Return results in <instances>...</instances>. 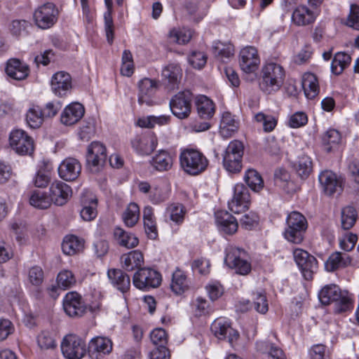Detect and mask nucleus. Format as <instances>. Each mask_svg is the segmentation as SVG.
I'll return each mask as SVG.
<instances>
[{
	"label": "nucleus",
	"mask_w": 359,
	"mask_h": 359,
	"mask_svg": "<svg viewBox=\"0 0 359 359\" xmlns=\"http://www.w3.org/2000/svg\"><path fill=\"white\" fill-rule=\"evenodd\" d=\"M342 290L339 286L331 284L324 286L318 292V299L323 305L332 304L334 300L339 297Z\"/></svg>",
	"instance_id": "39"
},
{
	"label": "nucleus",
	"mask_w": 359,
	"mask_h": 359,
	"mask_svg": "<svg viewBox=\"0 0 359 359\" xmlns=\"http://www.w3.org/2000/svg\"><path fill=\"white\" fill-rule=\"evenodd\" d=\"M339 296L332 303L334 311L337 313L351 312L354 307L351 296L345 290L341 291Z\"/></svg>",
	"instance_id": "42"
},
{
	"label": "nucleus",
	"mask_w": 359,
	"mask_h": 359,
	"mask_svg": "<svg viewBox=\"0 0 359 359\" xmlns=\"http://www.w3.org/2000/svg\"><path fill=\"white\" fill-rule=\"evenodd\" d=\"M111 283L121 292H126L130 287V277L120 269H111L107 271Z\"/></svg>",
	"instance_id": "29"
},
{
	"label": "nucleus",
	"mask_w": 359,
	"mask_h": 359,
	"mask_svg": "<svg viewBox=\"0 0 359 359\" xmlns=\"http://www.w3.org/2000/svg\"><path fill=\"white\" fill-rule=\"evenodd\" d=\"M205 291L212 301H215L224 294V287L218 281H210L205 286Z\"/></svg>",
	"instance_id": "59"
},
{
	"label": "nucleus",
	"mask_w": 359,
	"mask_h": 359,
	"mask_svg": "<svg viewBox=\"0 0 359 359\" xmlns=\"http://www.w3.org/2000/svg\"><path fill=\"white\" fill-rule=\"evenodd\" d=\"M196 105L198 114L201 118L210 119L215 112L213 102L207 96L199 95L196 98Z\"/></svg>",
	"instance_id": "33"
},
{
	"label": "nucleus",
	"mask_w": 359,
	"mask_h": 359,
	"mask_svg": "<svg viewBox=\"0 0 359 359\" xmlns=\"http://www.w3.org/2000/svg\"><path fill=\"white\" fill-rule=\"evenodd\" d=\"M57 283L59 287L67 290L75 285L76 278L71 271L62 270L57 275Z\"/></svg>",
	"instance_id": "57"
},
{
	"label": "nucleus",
	"mask_w": 359,
	"mask_h": 359,
	"mask_svg": "<svg viewBox=\"0 0 359 359\" xmlns=\"http://www.w3.org/2000/svg\"><path fill=\"white\" fill-rule=\"evenodd\" d=\"M81 171L80 162L74 158H66L58 167L60 177L66 181H73L78 178Z\"/></svg>",
	"instance_id": "18"
},
{
	"label": "nucleus",
	"mask_w": 359,
	"mask_h": 359,
	"mask_svg": "<svg viewBox=\"0 0 359 359\" xmlns=\"http://www.w3.org/2000/svg\"><path fill=\"white\" fill-rule=\"evenodd\" d=\"M341 139V135L338 130L332 128L327 130L321 137L324 149L330 152L339 145Z\"/></svg>",
	"instance_id": "45"
},
{
	"label": "nucleus",
	"mask_w": 359,
	"mask_h": 359,
	"mask_svg": "<svg viewBox=\"0 0 359 359\" xmlns=\"http://www.w3.org/2000/svg\"><path fill=\"white\" fill-rule=\"evenodd\" d=\"M107 149L100 142H93L87 149L86 165L92 173H98L104 168L107 161Z\"/></svg>",
	"instance_id": "6"
},
{
	"label": "nucleus",
	"mask_w": 359,
	"mask_h": 359,
	"mask_svg": "<svg viewBox=\"0 0 359 359\" xmlns=\"http://www.w3.org/2000/svg\"><path fill=\"white\" fill-rule=\"evenodd\" d=\"M42 110L38 106H33L29 108L26 114V121L29 126L32 128H39L44 118Z\"/></svg>",
	"instance_id": "51"
},
{
	"label": "nucleus",
	"mask_w": 359,
	"mask_h": 359,
	"mask_svg": "<svg viewBox=\"0 0 359 359\" xmlns=\"http://www.w3.org/2000/svg\"><path fill=\"white\" fill-rule=\"evenodd\" d=\"M351 259L346 252H336L332 253L325 264L327 271H334L339 268H344L351 264Z\"/></svg>",
	"instance_id": "34"
},
{
	"label": "nucleus",
	"mask_w": 359,
	"mask_h": 359,
	"mask_svg": "<svg viewBox=\"0 0 359 359\" xmlns=\"http://www.w3.org/2000/svg\"><path fill=\"white\" fill-rule=\"evenodd\" d=\"M162 80L169 89H175L182 76V69L176 63H170L165 66L161 72Z\"/></svg>",
	"instance_id": "20"
},
{
	"label": "nucleus",
	"mask_w": 359,
	"mask_h": 359,
	"mask_svg": "<svg viewBox=\"0 0 359 359\" xmlns=\"http://www.w3.org/2000/svg\"><path fill=\"white\" fill-rule=\"evenodd\" d=\"M156 81L144 78L138 83V103L140 105L152 106L156 104L155 94L158 89Z\"/></svg>",
	"instance_id": "15"
},
{
	"label": "nucleus",
	"mask_w": 359,
	"mask_h": 359,
	"mask_svg": "<svg viewBox=\"0 0 359 359\" xmlns=\"http://www.w3.org/2000/svg\"><path fill=\"white\" fill-rule=\"evenodd\" d=\"M5 71L10 78L18 81L26 79L29 72L25 63L15 58L8 60Z\"/></svg>",
	"instance_id": "27"
},
{
	"label": "nucleus",
	"mask_w": 359,
	"mask_h": 359,
	"mask_svg": "<svg viewBox=\"0 0 359 359\" xmlns=\"http://www.w3.org/2000/svg\"><path fill=\"white\" fill-rule=\"evenodd\" d=\"M317 13L306 5L298 6L292 12V21L297 26L312 24L316 19Z\"/></svg>",
	"instance_id": "24"
},
{
	"label": "nucleus",
	"mask_w": 359,
	"mask_h": 359,
	"mask_svg": "<svg viewBox=\"0 0 359 359\" xmlns=\"http://www.w3.org/2000/svg\"><path fill=\"white\" fill-rule=\"evenodd\" d=\"M244 147L241 142L233 140L229 142L223 154V165L231 173H238L242 169V158Z\"/></svg>",
	"instance_id": "5"
},
{
	"label": "nucleus",
	"mask_w": 359,
	"mask_h": 359,
	"mask_svg": "<svg viewBox=\"0 0 359 359\" xmlns=\"http://www.w3.org/2000/svg\"><path fill=\"white\" fill-rule=\"evenodd\" d=\"M346 25L359 30V6L358 5H351L350 13L346 20Z\"/></svg>",
	"instance_id": "64"
},
{
	"label": "nucleus",
	"mask_w": 359,
	"mask_h": 359,
	"mask_svg": "<svg viewBox=\"0 0 359 359\" xmlns=\"http://www.w3.org/2000/svg\"><path fill=\"white\" fill-rule=\"evenodd\" d=\"M151 164L159 172L168 171L172 166L173 157L168 151L161 149L153 156Z\"/></svg>",
	"instance_id": "31"
},
{
	"label": "nucleus",
	"mask_w": 359,
	"mask_h": 359,
	"mask_svg": "<svg viewBox=\"0 0 359 359\" xmlns=\"http://www.w3.org/2000/svg\"><path fill=\"white\" fill-rule=\"evenodd\" d=\"M294 169L302 179H306L313 170L311 158L306 155L301 156L294 164Z\"/></svg>",
	"instance_id": "43"
},
{
	"label": "nucleus",
	"mask_w": 359,
	"mask_h": 359,
	"mask_svg": "<svg viewBox=\"0 0 359 359\" xmlns=\"http://www.w3.org/2000/svg\"><path fill=\"white\" fill-rule=\"evenodd\" d=\"M59 11L53 3H46L39 6L34 13L35 25L41 29L52 27L58 20Z\"/></svg>",
	"instance_id": "7"
},
{
	"label": "nucleus",
	"mask_w": 359,
	"mask_h": 359,
	"mask_svg": "<svg viewBox=\"0 0 359 359\" xmlns=\"http://www.w3.org/2000/svg\"><path fill=\"white\" fill-rule=\"evenodd\" d=\"M215 220L219 230L224 233L231 235L238 229L237 220L226 211H217L215 213Z\"/></svg>",
	"instance_id": "25"
},
{
	"label": "nucleus",
	"mask_w": 359,
	"mask_h": 359,
	"mask_svg": "<svg viewBox=\"0 0 359 359\" xmlns=\"http://www.w3.org/2000/svg\"><path fill=\"white\" fill-rule=\"evenodd\" d=\"M224 263L240 275H247L251 271V264L246 252L241 248L229 246L225 250Z\"/></svg>",
	"instance_id": "4"
},
{
	"label": "nucleus",
	"mask_w": 359,
	"mask_h": 359,
	"mask_svg": "<svg viewBox=\"0 0 359 359\" xmlns=\"http://www.w3.org/2000/svg\"><path fill=\"white\" fill-rule=\"evenodd\" d=\"M192 270L201 275H207L210 271V261L205 258L195 259L191 264Z\"/></svg>",
	"instance_id": "63"
},
{
	"label": "nucleus",
	"mask_w": 359,
	"mask_h": 359,
	"mask_svg": "<svg viewBox=\"0 0 359 359\" xmlns=\"http://www.w3.org/2000/svg\"><path fill=\"white\" fill-rule=\"evenodd\" d=\"M51 89L57 96H63L72 88L71 76L65 72H58L51 79Z\"/></svg>",
	"instance_id": "21"
},
{
	"label": "nucleus",
	"mask_w": 359,
	"mask_h": 359,
	"mask_svg": "<svg viewBox=\"0 0 359 359\" xmlns=\"http://www.w3.org/2000/svg\"><path fill=\"white\" fill-rule=\"evenodd\" d=\"M191 306L195 312L210 313L214 311L208 301L201 297L193 299L191 302Z\"/></svg>",
	"instance_id": "60"
},
{
	"label": "nucleus",
	"mask_w": 359,
	"mask_h": 359,
	"mask_svg": "<svg viewBox=\"0 0 359 359\" xmlns=\"http://www.w3.org/2000/svg\"><path fill=\"white\" fill-rule=\"evenodd\" d=\"M84 246V241L74 235L65 237L62 243L63 252L67 255H74L81 252Z\"/></svg>",
	"instance_id": "38"
},
{
	"label": "nucleus",
	"mask_w": 359,
	"mask_h": 359,
	"mask_svg": "<svg viewBox=\"0 0 359 359\" xmlns=\"http://www.w3.org/2000/svg\"><path fill=\"white\" fill-rule=\"evenodd\" d=\"M111 340L104 337H95L88 343V351L92 359H102L112 351Z\"/></svg>",
	"instance_id": "17"
},
{
	"label": "nucleus",
	"mask_w": 359,
	"mask_h": 359,
	"mask_svg": "<svg viewBox=\"0 0 359 359\" xmlns=\"http://www.w3.org/2000/svg\"><path fill=\"white\" fill-rule=\"evenodd\" d=\"M36 341L41 351L52 350L57 346L54 334L48 330L41 332L37 336Z\"/></svg>",
	"instance_id": "50"
},
{
	"label": "nucleus",
	"mask_w": 359,
	"mask_h": 359,
	"mask_svg": "<svg viewBox=\"0 0 359 359\" xmlns=\"http://www.w3.org/2000/svg\"><path fill=\"white\" fill-rule=\"evenodd\" d=\"M62 305L66 314H79V312H83L84 304L82 297L75 291L69 292L65 294Z\"/></svg>",
	"instance_id": "26"
},
{
	"label": "nucleus",
	"mask_w": 359,
	"mask_h": 359,
	"mask_svg": "<svg viewBox=\"0 0 359 359\" xmlns=\"http://www.w3.org/2000/svg\"><path fill=\"white\" fill-rule=\"evenodd\" d=\"M170 287L172 290L177 294H181L187 288L186 276L180 270H176L172 273Z\"/></svg>",
	"instance_id": "55"
},
{
	"label": "nucleus",
	"mask_w": 359,
	"mask_h": 359,
	"mask_svg": "<svg viewBox=\"0 0 359 359\" xmlns=\"http://www.w3.org/2000/svg\"><path fill=\"white\" fill-rule=\"evenodd\" d=\"M29 203L34 208L46 209L50 207L51 201L45 192L36 190L30 196Z\"/></svg>",
	"instance_id": "52"
},
{
	"label": "nucleus",
	"mask_w": 359,
	"mask_h": 359,
	"mask_svg": "<svg viewBox=\"0 0 359 359\" xmlns=\"http://www.w3.org/2000/svg\"><path fill=\"white\" fill-rule=\"evenodd\" d=\"M285 76L283 67L274 62H268L262 67L261 88L268 94L276 92L282 86Z\"/></svg>",
	"instance_id": "2"
},
{
	"label": "nucleus",
	"mask_w": 359,
	"mask_h": 359,
	"mask_svg": "<svg viewBox=\"0 0 359 359\" xmlns=\"http://www.w3.org/2000/svg\"><path fill=\"white\" fill-rule=\"evenodd\" d=\"M254 310L261 314H265L269 309L268 302L264 292H256L253 293Z\"/></svg>",
	"instance_id": "58"
},
{
	"label": "nucleus",
	"mask_w": 359,
	"mask_h": 359,
	"mask_svg": "<svg viewBox=\"0 0 359 359\" xmlns=\"http://www.w3.org/2000/svg\"><path fill=\"white\" fill-rule=\"evenodd\" d=\"M61 351L67 359H81L86 352V342L76 334H67L62 341Z\"/></svg>",
	"instance_id": "9"
},
{
	"label": "nucleus",
	"mask_w": 359,
	"mask_h": 359,
	"mask_svg": "<svg viewBox=\"0 0 359 359\" xmlns=\"http://www.w3.org/2000/svg\"><path fill=\"white\" fill-rule=\"evenodd\" d=\"M238 63L241 70L247 74L256 72L260 65V57L254 46H245L240 50Z\"/></svg>",
	"instance_id": "14"
},
{
	"label": "nucleus",
	"mask_w": 359,
	"mask_h": 359,
	"mask_svg": "<svg viewBox=\"0 0 359 359\" xmlns=\"http://www.w3.org/2000/svg\"><path fill=\"white\" fill-rule=\"evenodd\" d=\"M213 48L215 57L223 62H225L226 59H229L233 55V48L231 46H225L222 43H217Z\"/></svg>",
	"instance_id": "61"
},
{
	"label": "nucleus",
	"mask_w": 359,
	"mask_h": 359,
	"mask_svg": "<svg viewBox=\"0 0 359 359\" xmlns=\"http://www.w3.org/2000/svg\"><path fill=\"white\" fill-rule=\"evenodd\" d=\"M186 215V209L182 204L172 203L165 209V217L169 219L175 224L180 225L182 224Z\"/></svg>",
	"instance_id": "40"
},
{
	"label": "nucleus",
	"mask_w": 359,
	"mask_h": 359,
	"mask_svg": "<svg viewBox=\"0 0 359 359\" xmlns=\"http://www.w3.org/2000/svg\"><path fill=\"white\" fill-rule=\"evenodd\" d=\"M11 147L20 155H30L34 151V141L27 133L20 129L11 131L9 135Z\"/></svg>",
	"instance_id": "12"
},
{
	"label": "nucleus",
	"mask_w": 359,
	"mask_h": 359,
	"mask_svg": "<svg viewBox=\"0 0 359 359\" xmlns=\"http://www.w3.org/2000/svg\"><path fill=\"white\" fill-rule=\"evenodd\" d=\"M351 56L345 53L339 52L335 54L332 63L331 71L335 75L341 74L351 64Z\"/></svg>",
	"instance_id": "44"
},
{
	"label": "nucleus",
	"mask_w": 359,
	"mask_h": 359,
	"mask_svg": "<svg viewBox=\"0 0 359 359\" xmlns=\"http://www.w3.org/2000/svg\"><path fill=\"white\" fill-rule=\"evenodd\" d=\"M84 107L79 102H73L67 105L63 110L60 121L65 126H72L77 123L83 116Z\"/></svg>",
	"instance_id": "23"
},
{
	"label": "nucleus",
	"mask_w": 359,
	"mask_h": 359,
	"mask_svg": "<svg viewBox=\"0 0 359 359\" xmlns=\"http://www.w3.org/2000/svg\"><path fill=\"white\" fill-rule=\"evenodd\" d=\"M82 209L80 211L81 217L84 221L94 219L97 215V200L92 194H83L81 198Z\"/></svg>",
	"instance_id": "28"
},
{
	"label": "nucleus",
	"mask_w": 359,
	"mask_h": 359,
	"mask_svg": "<svg viewBox=\"0 0 359 359\" xmlns=\"http://www.w3.org/2000/svg\"><path fill=\"white\" fill-rule=\"evenodd\" d=\"M211 330L218 338L224 337L226 333L232 330L230 323L224 317L215 319L211 325Z\"/></svg>",
	"instance_id": "54"
},
{
	"label": "nucleus",
	"mask_w": 359,
	"mask_h": 359,
	"mask_svg": "<svg viewBox=\"0 0 359 359\" xmlns=\"http://www.w3.org/2000/svg\"><path fill=\"white\" fill-rule=\"evenodd\" d=\"M304 94L308 99H313L319 93L320 88L316 76L312 73L304 74L302 81Z\"/></svg>",
	"instance_id": "35"
},
{
	"label": "nucleus",
	"mask_w": 359,
	"mask_h": 359,
	"mask_svg": "<svg viewBox=\"0 0 359 359\" xmlns=\"http://www.w3.org/2000/svg\"><path fill=\"white\" fill-rule=\"evenodd\" d=\"M192 36V32L187 28H174L169 32L170 39L178 44L188 43Z\"/></svg>",
	"instance_id": "53"
},
{
	"label": "nucleus",
	"mask_w": 359,
	"mask_h": 359,
	"mask_svg": "<svg viewBox=\"0 0 359 359\" xmlns=\"http://www.w3.org/2000/svg\"><path fill=\"white\" fill-rule=\"evenodd\" d=\"M122 218L127 226H134L140 218V208L137 204L130 203L123 212Z\"/></svg>",
	"instance_id": "48"
},
{
	"label": "nucleus",
	"mask_w": 359,
	"mask_h": 359,
	"mask_svg": "<svg viewBox=\"0 0 359 359\" xmlns=\"http://www.w3.org/2000/svg\"><path fill=\"white\" fill-rule=\"evenodd\" d=\"M239 127L238 121L235 116L229 111H225L222 115L219 125V133L224 138L233 136Z\"/></svg>",
	"instance_id": "30"
},
{
	"label": "nucleus",
	"mask_w": 359,
	"mask_h": 359,
	"mask_svg": "<svg viewBox=\"0 0 359 359\" xmlns=\"http://www.w3.org/2000/svg\"><path fill=\"white\" fill-rule=\"evenodd\" d=\"M107 11L104 14V30L108 43H111L114 40V22L111 16V0H104Z\"/></svg>",
	"instance_id": "49"
},
{
	"label": "nucleus",
	"mask_w": 359,
	"mask_h": 359,
	"mask_svg": "<svg viewBox=\"0 0 359 359\" xmlns=\"http://www.w3.org/2000/svg\"><path fill=\"white\" fill-rule=\"evenodd\" d=\"M142 217L144 231L148 238L153 240L156 239L158 237V229L154 209L151 206H145L143 210Z\"/></svg>",
	"instance_id": "32"
},
{
	"label": "nucleus",
	"mask_w": 359,
	"mask_h": 359,
	"mask_svg": "<svg viewBox=\"0 0 359 359\" xmlns=\"http://www.w3.org/2000/svg\"><path fill=\"white\" fill-rule=\"evenodd\" d=\"M162 277L159 272L151 268H142L137 271L133 278L135 287L142 290H149L158 287Z\"/></svg>",
	"instance_id": "8"
},
{
	"label": "nucleus",
	"mask_w": 359,
	"mask_h": 359,
	"mask_svg": "<svg viewBox=\"0 0 359 359\" xmlns=\"http://www.w3.org/2000/svg\"><path fill=\"white\" fill-rule=\"evenodd\" d=\"M257 348L260 352L266 353L267 359H286L283 351L274 344L261 341L257 343Z\"/></svg>",
	"instance_id": "41"
},
{
	"label": "nucleus",
	"mask_w": 359,
	"mask_h": 359,
	"mask_svg": "<svg viewBox=\"0 0 359 359\" xmlns=\"http://www.w3.org/2000/svg\"><path fill=\"white\" fill-rule=\"evenodd\" d=\"M114 237L118 245L126 248H135L139 243L138 238L133 233L126 231L121 227L114 229Z\"/></svg>",
	"instance_id": "36"
},
{
	"label": "nucleus",
	"mask_w": 359,
	"mask_h": 359,
	"mask_svg": "<svg viewBox=\"0 0 359 359\" xmlns=\"http://www.w3.org/2000/svg\"><path fill=\"white\" fill-rule=\"evenodd\" d=\"M157 137L154 134L136 137L131 141L132 147L140 155H149L157 147Z\"/></svg>",
	"instance_id": "22"
},
{
	"label": "nucleus",
	"mask_w": 359,
	"mask_h": 359,
	"mask_svg": "<svg viewBox=\"0 0 359 359\" xmlns=\"http://www.w3.org/2000/svg\"><path fill=\"white\" fill-rule=\"evenodd\" d=\"M251 203L249 189L242 183L236 184L233 189L232 198L228 202L230 210L239 214L248 210Z\"/></svg>",
	"instance_id": "10"
},
{
	"label": "nucleus",
	"mask_w": 359,
	"mask_h": 359,
	"mask_svg": "<svg viewBox=\"0 0 359 359\" xmlns=\"http://www.w3.org/2000/svg\"><path fill=\"white\" fill-rule=\"evenodd\" d=\"M71 194L70 187L63 182L55 181L50 187V199L56 205H65Z\"/></svg>",
	"instance_id": "19"
},
{
	"label": "nucleus",
	"mask_w": 359,
	"mask_h": 359,
	"mask_svg": "<svg viewBox=\"0 0 359 359\" xmlns=\"http://www.w3.org/2000/svg\"><path fill=\"white\" fill-rule=\"evenodd\" d=\"M294 262L306 280H311L318 268L316 259L306 251L296 248L293 251Z\"/></svg>",
	"instance_id": "13"
},
{
	"label": "nucleus",
	"mask_w": 359,
	"mask_h": 359,
	"mask_svg": "<svg viewBox=\"0 0 359 359\" xmlns=\"http://www.w3.org/2000/svg\"><path fill=\"white\" fill-rule=\"evenodd\" d=\"M192 93L184 90L176 94L170 101L172 113L176 117L184 119L187 118L191 110Z\"/></svg>",
	"instance_id": "11"
},
{
	"label": "nucleus",
	"mask_w": 359,
	"mask_h": 359,
	"mask_svg": "<svg viewBox=\"0 0 359 359\" xmlns=\"http://www.w3.org/2000/svg\"><path fill=\"white\" fill-rule=\"evenodd\" d=\"M244 181L255 192H259L264 188V181L261 175L255 169H248L244 175Z\"/></svg>",
	"instance_id": "46"
},
{
	"label": "nucleus",
	"mask_w": 359,
	"mask_h": 359,
	"mask_svg": "<svg viewBox=\"0 0 359 359\" xmlns=\"http://www.w3.org/2000/svg\"><path fill=\"white\" fill-rule=\"evenodd\" d=\"M121 259L123 269L131 271L141 266L144 262V257L140 251L133 250L124 254Z\"/></svg>",
	"instance_id": "37"
},
{
	"label": "nucleus",
	"mask_w": 359,
	"mask_h": 359,
	"mask_svg": "<svg viewBox=\"0 0 359 359\" xmlns=\"http://www.w3.org/2000/svg\"><path fill=\"white\" fill-rule=\"evenodd\" d=\"M179 158L182 169L190 175L202 173L208 165V158L202 152L195 149H182Z\"/></svg>",
	"instance_id": "1"
},
{
	"label": "nucleus",
	"mask_w": 359,
	"mask_h": 359,
	"mask_svg": "<svg viewBox=\"0 0 359 359\" xmlns=\"http://www.w3.org/2000/svg\"><path fill=\"white\" fill-rule=\"evenodd\" d=\"M358 218V215L355 208L348 205L342 208L341 212V226L344 230L351 229Z\"/></svg>",
	"instance_id": "47"
},
{
	"label": "nucleus",
	"mask_w": 359,
	"mask_h": 359,
	"mask_svg": "<svg viewBox=\"0 0 359 359\" xmlns=\"http://www.w3.org/2000/svg\"><path fill=\"white\" fill-rule=\"evenodd\" d=\"M151 342L156 346H165L168 342V335L165 330L155 328L150 334Z\"/></svg>",
	"instance_id": "62"
},
{
	"label": "nucleus",
	"mask_w": 359,
	"mask_h": 359,
	"mask_svg": "<svg viewBox=\"0 0 359 359\" xmlns=\"http://www.w3.org/2000/svg\"><path fill=\"white\" fill-rule=\"evenodd\" d=\"M320 187L327 196L339 194L342 191L341 178L331 170L322 171L318 175Z\"/></svg>",
	"instance_id": "16"
},
{
	"label": "nucleus",
	"mask_w": 359,
	"mask_h": 359,
	"mask_svg": "<svg viewBox=\"0 0 359 359\" xmlns=\"http://www.w3.org/2000/svg\"><path fill=\"white\" fill-rule=\"evenodd\" d=\"M255 121L262 125L264 132L269 133L274 130L277 125L276 118L270 114L259 112L254 116Z\"/></svg>",
	"instance_id": "56"
},
{
	"label": "nucleus",
	"mask_w": 359,
	"mask_h": 359,
	"mask_svg": "<svg viewBox=\"0 0 359 359\" xmlns=\"http://www.w3.org/2000/svg\"><path fill=\"white\" fill-rule=\"evenodd\" d=\"M286 223L287 227L284 231L285 239L292 243H301L307 227L304 216L298 212H292L287 217Z\"/></svg>",
	"instance_id": "3"
}]
</instances>
